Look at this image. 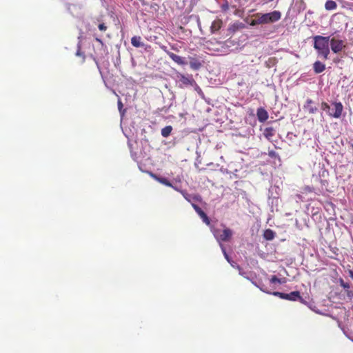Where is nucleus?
<instances>
[{
  "label": "nucleus",
  "mask_w": 353,
  "mask_h": 353,
  "mask_svg": "<svg viewBox=\"0 0 353 353\" xmlns=\"http://www.w3.org/2000/svg\"><path fill=\"white\" fill-rule=\"evenodd\" d=\"M143 153L144 156L143 157L141 162L139 163V168L143 172L148 173L152 177L154 178V173L153 172L154 170V161L152 159V157L150 156L148 152H150V145L148 144V140L144 139L143 142Z\"/></svg>",
  "instance_id": "nucleus-1"
},
{
  "label": "nucleus",
  "mask_w": 353,
  "mask_h": 353,
  "mask_svg": "<svg viewBox=\"0 0 353 353\" xmlns=\"http://www.w3.org/2000/svg\"><path fill=\"white\" fill-rule=\"evenodd\" d=\"M330 37L317 35L314 37V48L317 51L318 56L322 57L324 59H328L330 54Z\"/></svg>",
  "instance_id": "nucleus-2"
},
{
  "label": "nucleus",
  "mask_w": 353,
  "mask_h": 353,
  "mask_svg": "<svg viewBox=\"0 0 353 353\" xmlns=\"http://www.w3.org/2000/svg\"><path fill=\"white\" fill-rule=\"evenodd\" d=\"M321 108L323 111H325L329 117L334 119L341 118L343 112V105L340 101H332L330 104L326 102H322Z\"/></svg>",
  "instance_id": "nucleus-3"
},
{
  "label": "nucleus",
  "mask_w": 353,
  "mask_h": 353,
  "mask_svg": "<svg viewBox=\"0 0 353 353\" xmlns=\"http://www.w3.org/2000/svg\"><path fill=\"white\" fill-rule=\"evenodd\" d=\"M210 229L221 248V245H223V242L229 241L233 235L232 230L228 228L221 230L212 226Z\"/></svg>",
  "instance_id": "nucleus-4"
},
{
  "label": "nucleus",
  "mask_w": 353,
  "mask_h": 353,
  "mask_svg": "<svg viewBox=\"0 0 353 353\" xmlns=\"http://www.w3.org/2000/svg\"><path fill=\"white\" fill-rule=\"evenodd\" d=\"M281 17V12L276 10L263 14H258L257 23H261L262 24L274 23L279 21Z\"/></svg>",
  "instance_id": "nucleus-5"
},
{
  "label": "nucleus",
  "mask_w": 353,
  "mask_h": 353,
  "mask_svg": "<svg viewBox=\"0 0 353 353\" xmlns=\"http://www.w3.org/2000/svg\"><path fill=\"white\" fill-rule=\"evenodd\" d=\"M273 295L279 296L282 299H286L290 301H297L300 300V301L303 302V299L300 296V293L298 291L292 292L289 294H285L279 292H274L272 293Z\"/></svg>",
  "instance_id": "nucleus-6"
},
{
  "label": "nucleus",
  "mask_w": 353,
  "mask_h": 353,
  "mask_svg": "<svg viewBox=\"0 0 353 353\" xmlns=\"http://www.w3.org/2000/svg\"><path fill=\"white\" fill-rule=\"evenodd\" d=\"M330 43L332 51L336 54L341 52L345 47L343 40L336 39L335 37H333L331 39H330Z\"/></svg>",
  "instance_id": "nucleus-7"
},
{
  "label": "nucleus",
  "mask_w": 353,
  "mask_h": 353,
  "mask_svg": "<svg viewBox=\"0 0 353 353\" xmlns=\"http://www.w3.org/2000/svg\"><path fill=\"white\" fill-rule=\"evenodd\" d=\"M177 77L179 82L184 86H197L196 81L192 77V75H184L179 74Z\"/></svg>",
  "instance_id": "nucleus-8"
},
{
  "label": "nucleus",
  "mask_w": 353,
  "mask_h": 353,
  "mask_svg": "<svg viewBox=\"0 0 353 353\" xmlns=\"http://www.w3.org/2000/svg\"><path fill=\"white\" fill-rule=\"evenodd\" d=\"M303 109L309 114H315L318 111V108L314 105V101L311 99H307L303 105Z\"/></svg>",
  "instance_id": "nucleus-9"
},
{
  "label": "nucleus",
  "mask_w": 353,
  "mask_h": 353,
  "mask_svg": "<svg viewBox=\"0 0 353 353\" xmlns=\"http://www.w3.org/2000/svg\"><path fill=\"white\" fill-rule=\"evenodd\" d=\"M181 193L183 197L191 204L195 203L196 201H199L201 199L200 196L190 194L186 191H181Z\"/></svg>",
  "instance_id": "nucleus-10"
},
{
  "label": "nucleus",
  "mask_w": 353,
  "mask_h": 353,
  "mask_svg": "<svg viewBox=\"0 0 353 353\" xmlns=\"http://www.w3.org/2000/svg\"><path fill=\"white\" fill-rule=\"evenodd\" d=\"M169 57L172 59V61H174L175 63H176L179 65H184L187 64V61H185V59L184 57H182L179 55H177L173 52H168Z\"/></svg>",
  "instance_id": "nucleus-11"
},
{
  "label": "nucleus",
  "mask_w": 353,
  "mask_h": 353,
  "mask_svg": "<svg viewBox=\"0 0 353 353\" xmlns=\"http://www.w3.org/2000/svg\"><path fill=\"white\" fill-rule=\"evenodd\" d=\"M256 117L259 121L263 123L268 119V113L263 108H259L256 111Z\"/></svg>",
  "instance_id": "nucleus-12"
},
{
  "label": "nucleus",
  "mask_w": 353,
  "mask_h": 353,
  "mask_svg": "<svg viewBox=\"0 0 353 353\" xmlns=\"http://www.w3.org/2000/svg\"><path fill=\"white\" fill-rule=\"evenodd\" d=\"M190 66L194 70L200 69L202 66V61L196 57H190Z\"/></svg>",
  "instance_id": "nucleus-13"
},
{
  "label": "nucleus",
  "mask_w": 353,
  "mask_h": 353,
  "mask_svg": "<svg viewBox=\"0 0 353 353\" xmlns=\"http://www.w3.org/2000/svg\"><path fill=\"white\" fill-rule=\"evenodd\" d=\"M313 69L315 73L319 74L325 70V65L319 61H316L313 64Z\"/></svg>",
  "instance_id": "nucleus-14"
},
{
  "label": "nucleus",
  "mask_w": 353,
  "mask_h": 353,
  "mask_svg": "<svg viewBox=\"0 0 353 353\" xmlns=\"http://www.w3.org/2000/svg\"><path fill=\"white\" fill-rule=\"evenodd\" d=\"M275 134V130L272 127H268L263 131V135L268 140H271Z\"/></svg>",
  "instance_id": "nucleus-15"
},
{
  "label": "nucleus",
  "mask_w": 353,
  "mask_h": 353,
  "mask_svg": "<svg viewBox=\"0 0 353 353\" xmlns=\"http://www.w3.org/2000/svg\"><path fill=\"white\" fill-rule=\"evenodd\" d=\"M141 38L140 37L134 36L131 39V43L133 46L136 48H139L143 46V43L141 42Z\"/></svg>",
  "instance_id": "nucleus-16"
},
{
  "label": "nucleus",
  "mask_w": 353,
  "mask_h": 353,
  "mask_svg": "<svg viewBox=\"0 0 353 353\" xmlns=\"http://www.w3.org/2000/svg\"><path fill=\"white\" fill-rule=\"evenodd\" d=\"M337 8V4L334 1L327 0L325 3V8L327 10H334Z\"/></svg>",
  "instance_id": "nucleus-17"
},
{
  "label": "nucleus",
  "mask_w": 353,
  "mask_h": 353,
  "mask_svg": "<svg viewBox=\"0 0 353 353\" xmlns=\"http://www.w3.org/2000/svg\"><path fill=\"white\" fill-rule=\"evenodd\" d=\"M275 236V233L270 229H268L264 232L263 237L268 241L272 240Z\"/></svg>",
  "instance_id": "nucleus-18"
},
{
  "label": "nucleus",
  "mask_w": 353,
  "mask_h": 353,
  "mask_svg": "<svg viewBox=\"0 0 353 353\" xmlns=\"http://www.w3.org/2000/svg\"><path fill=\"white\" fill-rule=\"evenodd\" d=\"M172 131V127L171 125H167L161 129V134L163 137H168L170 135Z\"/></svg>",
  "instance_id": "nucleus-19"
},
{
  "label": "nucleus",
  "mask_w": 353,
  "mask_h": 353,
  "mask_svg": "<svg viewBox=\"0 0 353 353\" xmlns=\"http://www.w3.org/2000/svg\"><path fill=\"white\" fill-rule=\"evenodd\" d=\"M221 251L224 255L225 259L228 261V262H229L232 267H235L236 263L231 260V259L230 258L229 255L228 254V253L226 252V250H225V248L224 245H221Z\"/></svg>",
  "instance_id": "nucleus-20"
},
{
  "label": "nucleus",
  "mask_w": 353,
  "mask_h": 353,
  "mask_svg": "<svg viewBox=\"0 0 353 353\" xmlns=\"http://www.w3.org/2000/svg\"><path fill=\"white\" fill-rule=\"evenodd\" d=\"M156 181L166 186H172V183L169 181V180L167 178L156 176Z\"/></svg>",
  "instance_id": "nucleus-21"
},
{
  "label": "nucleus",
  "mask_w": 353,
  "mask_h": 353,
  "mask_svg": "<svg viewBox=\"0 0 353 353\" xmlns=\"http://www.w3.org/2000/svg\"><path fill=\"white\" fill-rule=\"evenodd\" d=\"M202 221L208 225H210V220L207 214L203 212L200 215H199Z\"/></svg>",
  "instance_id": "nucleus-22"
},
{
  "label": "nucleus",
  "mask_w": 353,
  "mask_h": 353,
  "mask_svg": "<svg viewBox=\"0 0 353 353\" xmlns=\"http://www.w3.org/2000/svg\"><path fill=\"white\" fill-rule=\"evenodd\" d=\"M268 155L269 157H270L271 158H273V159H277L279 160V161L280 162L281 161V158L279 157V155L278 154V153H276L275 151L274 150H270L268 152Z\"/></svg>",
  "instance_id": "nucleus-23"
},
{
  "label": "nucleus",
  "mask_w": 353,
  "mask_h": 353,
  "mask_svg": "<svg viewBox=\"0 0 353 353\" xmlns=\"http://www.w3.org/2000/svg\"><path fill=\"white\" fill-rule=\"evenodd\" d=\"M340 285L346 290L350 288V285L348 283L344 282V281L341 279L339 281Z\"/></svg>",
  "instance_id": "nucleus-24"
},
{
  "label": "nucleus",
  "mask_w": 353,
  "mask_h": 353,
  "mask_svg": "<svg viewBox=\"0 0 353 353\" xmlns=\"http://www.w3.org/2000/svg\"><path fill=\"white\" fill-rule=\"evenodd\" d=\"M254 285L258 287L261 291L264 292H266V293H270L268 290H267V288L265 286L264 284H263L262 283H259L258 284L256 283H254Z\"/></svg>",
  "instance_id": "nucleus-25"
},
{
  "label": "nucleus",
  "mask_w": 353,
  "mask_h": 353,
  "mask_svg": "<svg viewBox=\"0 0 353 353\" xmlns=\"http://www.w3.org/2000/svg\"><path fill=\"white\" fill-rule=\"evenodd\" d=\"M192 206L199 215H200L202 212H203V211L201 210V208L196 204L192 203Z\"/></svg>",
  "instance_id": "nucleus-26"
},
{
  "label": "nucleus",
  "mask_w": 353,
  "mask_h": 353,
  "mask_svg": "<svg viewBox=\"0 0 353 353\" xmlns=\"http://www.w3.org/2000/svg\"><path fill=\"white\" fill-rule=\"evenodd\" d=\"M271 283H281V279H278L276 276H272L270 280Z\"/></svg>",
  "instance_id": "nucleus-27"
},
{
  "label": "nucleus",
  "mask_w": 353,
  "mask_h": 353,
  "mask_svg": "<svg viewBox=\"0 0 353 353\" xmlns=\"http://www.w3.org/2000/svg\"><path fill=\"white\" fill-rule=\"evenodd\" d=\"M98 28L101 31H105L107 30V26L104 23H100Z\"/></svg>",
  "instance_id": "nucleus-28"
},
{
  "label": "nucleus",
  "mask_w": 353,
  "mask_h": 353,
  "mask_svg": "<svg viewBox=\"0 0 353 353\" xmlns=\"http://www.w3.org/2000/svg\"><path fill=\"white\" fill-rule=\"evenodd\" d=\"M257 21H258V14L256 15V19L252 20V21L251 23V25L252 26H256V25H258V24H262L261 23H257Z\"/></svg>",
  "instance_id": "nucleus-29"
},
{
  "label": "nucleus",
  "mask_w": 353,
  "mask_h": 353,
  "mask_svg": "<svg viewBox=\"0 0 353 353\" xmlns=\"http://www.w3.org/2000/svg\"><path fill=\"white\" fill-rule=\"evenodd\" d=\"M346 294L350 299L353 298V292L352 290H350V289L346 290Z\"/></svg>",
  "instance_id": "nucleus-30"
},
{
  "label": "nucleus",
  "mask_w": 353,
  "mask_h": 353,
  "mask_svg": "<svg viewBox=\"0 0 353 353\" xmlns=\"http://www.w3.org/2000/svg\"><path fill=\"white\" fill-rule=\"evenodd\" d=\"M118 108H119L120 112H121L122 108H123V103L120 99L118 101Z\"/></svg>",
  "instance_id": "nucleus-31"
},
{
  "label": "nucleus",
  "mask_w": 353,
  "mask_h": 353,
  "mask_svg": "<svg viewBox=\"0 0 353 353\" xmlns=\"http://www.w3.org/2000/svg\"><path fill=\"white\" fill-rule=\"evenodd\" d=\"M228 8H229V6H228V3L223 4V5L222 6V8H223V10H228Z\"/></svg>",
  "instance_id": "nucleus-32"
},
{
  "label": "nucleus",
  "mask_w": 353,
  "mask_h": 353,
  "mask_svg": "<svg viewBox=\"0 0 353 353\" xmlns=\"http://www.w3.org/2000/svg\"><path fill=\"white\" fill-rule=\"evenodd\" d=\"M294 136L292 133H288L287 137L292 139V137Z\"/></svg>",
  "instance_id": "nucleus-33"
},
{
  "label": "nucleus",
  "mask_w": 353,
  "mask_h": 353,
  "mask_svg": "<svg viewBox=\"0 0 353 353\" xmlns=\"http://www.w3.org/2000/svg\"><path fill=\"white\" fill-rule=\"evenodd\" d=\"M349 276L353 279V271L352 270L349 271Z\"/></svg>",
  "instance_id": "nucleus-34"
},
{
  "label": "nucleus",
  "mask_w": 353,
  "mask_h": 353,
  "mask_svg": "<svg viewBox=\"0 0 353 353\" xmlns=\"http://www.w3.org/2000/svg\"><path fill=\"white\" fill-rule=\"evenodd\" d=\"M76 54H77V56H81V55H82V53L81 52V50H77V52Z\"/></svg>",
  "instance_id": "nucleus-35"
},
{
  "label": "nucleus",
  "mask_w": 353,
  "mask_h": 353,
  "mask_svg": "<svg viewBox=\"0 0 353 353\" xmlns=\"http://www.w3.org/2000/svg\"><path fill=\"white\" fill-rule=\"evenodd\" d=\"M171 187H172L173 189H174L175 190H176V191H179V192H181V190H179V189H178V188L175 187V186H174V185H172V186H171Z\"/></svg>",
  "instance_id": "nucleus-36"
},
{
  "label": "nucleus",
  "mask_w": 353,
  "mask_h": 353,
  "mask_svg": "<svg viewBox=\"0 0 353 353\" xmlns=\"http://www.w3.org/2000/svg\"><path fill=\"white\" fill-rule=\"evenodd\" d=\"M96 40L99 42L100 43H103L101 39L97 38Z\"/></svg>",
  "instance_id": "nucleus-37"
}]
</instances>
